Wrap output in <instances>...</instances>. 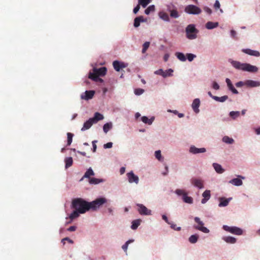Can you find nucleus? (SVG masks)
I'll return each instance as SVG.
<instances>
[{
    "label": "nucleus",
    "mask_w": 260,
    "mask_h": 260,
    "mask_svg": "<svg viewBox=\"0 0 260 260\" xmlns=\"http://www.w3.org/2000/svg\"><path fill=\"white\" fill-rule=\"evenodd\" d=\"M72 207L78 210L80 214H84L86 211L90 210L89 202L81 198H76L73 200Z\"/></svg>",
    "instance_id": "1"
},
{
    "label": "nucleus",
    "mask_w": 260,
    "mask_h": 260,
    "mask_svg": "<svg viewBox=\"0 0 260 260\" xmlns=\"http://www.w3.org/2000/svg\"><path fill=\"white\" fill-rule=\"evenodd\" d=\"M231 63L235 68L238 70L251 73H256L258 71V68L256 66L249 63H241L238 61H232Z\"/></svg>",
    "instance_id": "2"
},
{
    "label": "nucleus",
    "mask_w": 260,
    "mask_h": 260,
    "mask_svg": "<svg viewBox=\"0 0 260 260\" xmlns=\"http://www.w3.org/2000/svg\"><path fill=\"white\" fill-rule=\"evenodd\" d=\"M104 116L102 114L99 112H95L94 117L89 118L84 122L83 127L81 128L82 131L89 129L94 123H97L99 121L103 120Z\"/></svg>",
    "instance_id": "3"
},
{
    "label": "nucleus",
    "mask_w": 260,
    "mask_h": 260,
    "mask_svg": "<svg viewBox=\"0 0 260 260\" xmlns=\"http://www.w3.org/2000/svg\"><path fill=\"white\" fill-rule=\"evenodd\" d=\"M107 199L105 198H98L94 201L89 202L90 209L95 211L101 206L107 202Z\"/></svg>",
    "instance_id": "4"
},
{
    "label": "nucleus",
    "mask_w": 260,
    "mask_h": 260,
    "mask_svg": "<svg viewBox=\"0 0 260 260\" xmlns=\"http://www.w3.org/2000/svg\"><path fill=\"white\" fill-rule=\"evenodd\" d=\"M198 30L193 24H189L186 28V37L190 40L194 39L197 38Z\"/></svg>",
    "instance_id": "5"
},
{
    "label": "nucleus",
    "mask_w": 260,
    "mask_h": 260,
    "mask_svg": "<svg viewBox=\"0 0 260 260\" xmlns=\"http://www.w3.org/2000/svg\"><path fill=\"white\" fill-rule=\"evenodd\" d=\"M194 221L198 225H194V228L196 230H199L204 233H208L209 230L206 227L204 226V222L201 220L200 218L198 217H196L194 218Z\"/></svg>",
    "instance_id": "6"
},
{
    "label": "nucleus",
    "mask_w": 260,
    "mask_h": 260,
    "mask_svg": "<svg viewBox=\"0 0 260 260\" xmlns=\"http://www.w3.org/2000/svg\"><path fill=\"white\" fill-rule=\"evenodd\" d=\"M222 228L224 231L236 235H241L243 234V230L237 226H229L228 225H224L223 226Z\"/></svg>",
    "instance_id": "7"
},
{
    "label": "nucleus",
    "mask_w": 260,
    "mask_h": 260,
    "mask_svg": "<svg viewBox=\"0 0 260 260\" xmlns=\"http://www.w3.org/2000/svg\"><path fill=\"white\" fill-rule=\"evenodd\" d=\"M184 11L186 13L190 14H199L202 12L200 8L193 5L187 6Z\"/></svg>",
    "instance_id": "8"
},
{
    "label": "nucleus",
    "mask_w": 260,
    "mask_h": 260,
    "mask_svg": "<svg viewBox=\"0 0 260 260\" xmlns=\"http://www.w3.org/2000/svg\"><path fill=\"white\" fill-rule=\"evenodd\" d=\"M107 73V69L105 67H101L99 69L94 68L93 72H90L89 75L93 76H104Z\"/></svg>",
    "instance_id": "9"
},
{
    "label": "nucleus",
    "mask_w": 260,
    "mask_h": 260,
    "mask_svg": "<svg viewBox=\"0 0 260 260\" xmlns=\"http://www.w3.org/2000/svg\"><path fill=\"white\" fill-rule=\"evenodd\" d=\"M138 211L141 215H149L151 214V211L148 209L144 205L141 204H137Z\"/></svg>",
    "instance_id": "10"
},
{
    "label": "nucleus",
    "mask_w": 260,
    "mask_h": 260,
    "mask_svg": "<svg viewBox=\"0 0 260 260\" xmlns=\"http://www.w3.org/2000/svg\"><path fill=\"white\" fill-rule=\"evenodd\" d=\"M128 182L131 183H135L138 184L139 183V179L138 176L134 174L133 171H131L126 174Z\"/></svg>",
    "instance_id": "11"
},
{
    "label": "nucleus",
    "mask_w": 260,
    "mask_h": 260,
    "mask_svg": "<svg viewBox=\"0 0 260 260\" xmlns=\"http://www.w3.org/2000/svg\"><path fill=\"white\" fill-rule=\"evenodd\" d=\"M191 183L200 189L204 187L203 181L201 179L192 178L190 180Z\"/></svg>",
    "instance_id": "12"
},
{
    "label": "nucleus",
    "mask_w": 260,
    "mask_h": 260,
    "mask_svg": "<svg viewBox=\"0 0 260 260\" xmlns=\"http://www.w3.org/2000/svg\"><path fill=\"white\" fill-rule=\"evenodd\" d=\"M242 51L246 54L251 56L258 57L260 56V53L256 50H251L250 49H243Z\"/></svg>",
    "instance_id": "13"
},
{
    "label": "nucleus",
    "mask_w": 260,
    "mask_h": 260,
    "mask_svg": "<svg viewBox=\"0 0 260 260\" xmlns=\"http://www.w3.org/2000/svg\"><path fill=\"white\" fill-rule=\"evenodd\" d=\"M206 151L205 148H198L194 146H191L189 148V152L192 154H198L200 153H204Z\"/></svg>",
    "instance_id": "14"
},
{
    "label": "nucleus",
    "mask_w": 260,
    "mask_h": 260,
    "mask_svg": "<svg viewBox=\"0 0 260 260\" xmlns=\"http://www.w3.org/2000/svg\"><path fill=\"white\" fill-rule=\"evenodd\" d=\"M95 93L93 90H87L85 92L84 95H81V98L82 99L88 100L91 99Z\"/></svg>",
    "instance_id": "15"
},
{
    "label": "nucleus",
    "mask_w": 260,
    "mask_h": 260,
    "mask_svg": "<svg viewBox=\"0 0 260 260\" xmlns=\"http://www.w3.org/2000/svg\"><path fill=\"white\" fill-rule=\"evenodd\" d=\"M113 66L114 69L118 72H119L120 70V69L126 67V66L124 64V63L120 62L117 60L113 61Z\"/></svg>",
    "instance_id": "16"
},
{
    "label": "nucleus",
    "mask_w": 260,
    "mask_h": 260,
    "mask_svg": "<svg viewBox=\"0 0 260 260\" xmlns=\"http://www.w3.org/2000/svg\"><path fill=\"white\" fill-rule=\"evenodd\" d=\"M245 85L249 87H258L260 86V82L248 80L245 82Z\"/></svg>",
    "instance_id": "17"
},
{
    "label": "nucleus",
    "mask_w": 260,
    "mask_h": 260,
    "mask_svg": "<svg viewBox=\"0 0 260 260\" xmlns=\"http://www.w3.org/2000/svg\"><path fill=\"white\" fill-rule=\"evenodd\" d=\"M167 72H170L169 74H167L166 72H165L162 69H159L155 72L156 74L160 75L164 77H166L168 76H171L172 75V73L173 72V70L171 69H170L167 70Z\"/></svg>",
    "instance_id": "18"
},
{
    "label": "nucleus",
    "mask_w": 260,
    "mask_h": 260,
    "mask_svg": "<svg viewBox=\"0 0 260 260\" xmlns=\"http://www.w3.org/2000/svg\"><path fill=\"white\" fill-rule=\"evenodd\" d=\"M225 82L227 84V86L230 90H231L234 94L238 93V90L234 87L230 79L226 78L225 80Z\"/></svg>",
    "instance_id": "19"
},
{
    "label": "nucleus",
    "mask_w": 260,
    "mask_h": 260,
    "mask_svg": "<svg viewBox=\"0 0 260 260\" xmlns=\"http://www.w3.org/2000/svg\"><path fill=\"white\" fill-rule=\"evenodd\" d=\"M200 105V101L199 99H196L193 100L192 104V108L193 111L196 113H198L199 112V107Z\"/></svg>",
    "instance_id": "20"
},
{
    "label": "nucleus",
    "mask_w": 260,
    "mask_h": 260,
    "mask_svg": "<svg viewBox=\"0 0 260 260\" xmlns=\"http://www.w3.org/2000/svg\"><path fill=\"white\" fill-rule=\"evenodd\" d=\"M203 197L204 198L202 200V203L205 204L207 202L208 200H209L211 194H210V191L209 190H205L202 194Z\"/></svg>",
    "instance_id": "21"
},
{
    "label": "nucleus",
    "mask_w": 260,
    "mask_h": 260,
    "mask_svg": "<svg viewBox=\"0 0 260 260\" xmlns=\"http://www.w3.org/2000/svg\"><path fill=\"white\" fill-rule=\"evenodd\" d=\"M144 19L143 16H141L137 17L134 19V26L135 27H138L140 26V22H144Z\"/></svg>",
    "instance_id": "22"
},
{
    "label": "nucleus",
    "mask_w": 260,
    "mask_h": 260,
    "mask_svg": "<svg viewBox=\"0 0 260 260\" xmlns=\"http://www.w3.org/2000/svg\"><path fill=\"white\" fill-rule=\"evenodd\" d=\"M94 173L93 172V170L91 168H89L86 172L85 173L84 176H83L82 178L81 179V180H83L84 178H87L89 179L90 177L91 176H94Z\"/></svg>",
    "instance_id": "23"
},
{
    "label": "nucleus",
    "mask_w": 260,
    "mask_h": 260,
    "mask_svg": "<svg viewBox=\"0 0 260 260\" xmlns=\"http://www.w3.org/2000/svg\"><path fill=\"white\" fill-rule=\"evenodd\" d=\"M213 166L216 171V172L218 173L221 174L223 173L224 169L222 168L221 166L217 163H213Z\"/></svg>",
    "instance_id": "24"
},
{
    "label": "nucleus",
    "mask_w": 260,
    "mask_h": 260,
    "mask_svg": "<svg viewBox=\"0 0 260 260\" xmlns=\"http://www.w3.org/2000/svg\"><path fill=\"white\" fill-rule=\"evenodd\" d=\"M154 120V117H152L150 119H149L146 116H142L141 117V120L145 123L151 125Z\"/></svg>",
    "instance_id": "25"
},
{
    "label": "nucleus",
    "mask_w": 260,
    "mask_h": 260,
    "mask_svg": "<svg viewBox=\"0 0 260 260\" xmlns=\"http://www.w3.org/2000/svg\"><path fill=\"white\" fill-rule=\"evenodd\" d=\"M229 182L236 186H240L243 184L242 180L240 179V178L233 179L231 180H230Z\"/></svg>",
    "instance_id": "26"
},
{
    "label": "nucleus",
    "mask_w": 260,
    "mask_h": 260,
    "mask_svg": "<svg viewBox=\"0 0 260 260\" xmlns=\"http://www.w3.org/2000/svg\"><path fill=\"white\" fill-rule=\"evenodd\" d=\"M223 240L226 243L234 244L236 242V239L234 237L228 236L223 237Z\"/></svg>",
    "instance_id": "27"
},
{
    "label": "nucleus",
    "mask_w": 260,
    "mask_h": 260,
    "mask_svg": "<svg viewBox=\"0 0 260 260\" xmlns=\"http://www.w3.org/2000/svg\"><path fill=\"white\" fill-rule=\"evenodd\" d=\"M218 25V22H213L211 21L208 22L206 24V27L207 29H211L217 27Z\"/></svg>",
    "instance_id": "28"
},
{
    "label": "nucleus",
    "mask_w": 260,
    "mask_h": 260,
    "mask_svg": "<svg viewBox=\"0 0 260 260\" xmlns=\"http://www.w3.org/2000/svg\"><path fill=\"white\" fill-rule=\"evenodd\" d=\"M220 203L218 205L219 207H225L228 206L229 203V199H224V198H220Z\"/></svg>",
    "instance_id": "29"
},
{
    "label": "nucleus",
    "mask_w": 260,
    "mask_h": 260,
    "mask_svg": "<svg viewBox=\"0 0 260 260\" xmlns=\"http://www.w3.org/2000/svg\"><path fill=\"white\" fill-rule=\"evenodd\" d=\"M141 219H136L132 221V224L131 225V228L133 230H136L137 229L138 226L140 224Z\"/></svg>",
    "instance_id": "30"
},
{
    "label": "nucleus",
    "mask_w": 260,
    "mask_h": 260,
    "mask_svg": "<svg viewBox=\"0 0 260 260\" xmlns=\"http://www.w3.org/2000/svg\"><path fill=\"white\" fill-rule=\"evenodd\" d=\"M103 181V179H97L95 178H91L89 179V183L90 184H97Z\"/></svg>",
    "instance_id": "31"
},
{
    "label": "nucleus",
    "mask_w": 260,
    "mask_h": 260,
    "mask_svg": "<svg viewBox=\"0 0 260 260\" xmlns=\"http://www.w3.org/2000/svg\"><path fill=\"white\" fill-rule=\"evenodd\" d=\"M64 161L66 163L65 167L66 169L70 167L73 165V158L71 157L66 158Z\"/></svg>",
    "instance_id": "32"
},
{
    "label": "nucleus",
    "mask_w": 260,
    "mask_h": 260,
    "mask_svg": "<svg viewBox=\"0 0 260 260\" xmlns=\"http://www.w3.org/2000/svg\"><path fill=\"white\" fill-rule=\"evenodd\" d=\"M199 236L198 235H192L189 238V241L190 243L194 244L197 242Z\"/></svg>",
    "instance_id": "33"
},
{
    "label": "nucleus",
    "mask_w": 260,
    "mask_h": 260,
    "mask_svg": "<svg viewBox=\"0 0 260 260\" xmlns=\"http://www.w3.org/2000/svg\"><path fill=\"white\" fill-rule=\"evenodd\" d=\"M175 55L178 59L182 61H185L186 60L185 55L181 52H176Z\"/></svg>",
    "instance_id": "34"
},
{
    "label": "nucleus",
    "mask_w": 260,
    "mask_h": 260,
    "mask_svg": "<svg viewBox=\"0 0 260 260\" xmlns=\"http://www.w3.org/2000/svg\"><path fill=\"white\" fill-rule=\"evenodd\" d=\"M152 0H138L139 5L142 6L143 8H145Z\"/></svg>",
    "instance_id": "35"
},
{
    "label": "nucleus",
    "mask_w": 260,
    "mask_h": 260,
    "mask_svg": "<svg viewBox=\"0 0 260 260\" xmlns=\"http://www.w3.org/2000/svg\"><path fill=\"white\" fill-rule=\"evenodd\" d=\"M228 99V95H224L221 97L215 96L213 98V99L216 101L219 102H224Z\"/></svg>",
    "instance_id": "36"
},
{
    "label": "nucleus",
    "mask_w": 260,
    "mask_h": 260,
    "mask_svg": "<svg viewBox=\"0 0 260 260\" xmlns=\"http://www.w3.org/2000/svg\"><path fill=\"white\" fill-rule=\"evenodd\" d=\"M183 200L184 202L188 204L192 203L193 200L192 198L190 197L187 196V194H184V196L182 197Z\"/></svg>",
    "instance_id": "37"
},
{
    "label": "nucleus",
    "mask_w": 260,
    "mask_h": 260,
    "mask_svg": "<svg viewBox=\"0 0 260 260\" xmlns=\"http://www.w3.org/2000/svg\"><path fill=\"white\" fill-rule=\"evenodd\" d=\"M80 212L78 211L75 210L69 216V218L73 220L77 217H78L79 216Z\"/></svg>",
    "instance_id": "38"
},
{
    "label": "nucleus",
    "mask_w": 260,
    "mask_h": 260,
    "mask_svg": "<svg viewBox=\"0 0 260 260\" xmlns=\"http://www.w3.org/2000/svg\"><path fill=\"white\" fill-rule=\"evenodd\" d=\"M112 128V124L111 123H107L103 126V131L107 133Z\"/></svg>",
    "instance_id": "39"
},
{
    "label": "nucleus",
    "mask_w": 260,
    "mask_h": 260,
    "mask_svg": "<svg viewBox=\"0 0 260 260\" xmlns=\"http://www.w3.org/2000/svg\"><path fill=\"white\" fill-rule=\"evenodd\" d=\"M88 77L89 78L96 82L100 81V82H102L103 81V80L99 78V76H93L92 75H89Z\"/></svg>",
    "instance_id": "40"
},
{
    "label": "nucleus",
    "mask_w": 260,
    "mask_h": 260,
    "mask_svg": "<svg viewBox=\"0 0 260 260\" xmlns=\"http://www.w3.org/2000/svg\"><path fill=\"white\" fill-rule=\"evenodd\" d=\"M223 141L227 144H232L234 143V140L228 136H224L222 139Z\"/></svg>",
    "instance_id": "41"
},
{
    "label": "nucleus",
    "mask_w": 260,
    "mask_h": 260,
    "mask_svg": "<svg viewBox=\"0 0 260 260\" xmlns=\"http://www.w3.org/2000/svg\"><path fill=\"white\" fill-rule=\"evenodd\" d=\"M155 10V7L154 5H151L149 6L145 10V13L147 15H148L151 12H153Z\"/></svg>",
    "instance_id": "42"
},
{
    "label": "nucleus",
    "mask_w": 260,
    "mask_h": 260,
    "mask_svg": "<svg viewBox=\"0 0 260 260\" xmlns=\"http://www.w3.org/2000/svg\"><path fill=\"white\" fill-rule=\"evenodd\" d=\"M74 135L71 133H67V136H68V141H67V145L70 146L73 140Z\"/></svg>",
    "instance_id": "43"
},
{
    "label": "nucleus",
    "mask_w": 260,
    "mask_h": 260,
    "mask_svg": "<svg viewBox=\"0 0 260 260\" xmlns=\"http://www.w3.org/2000/svg\"><path fill=\"white\" fill-rule=\"evenodd\" d=\"M170 16L173 18H178L179 17V14L176 10H170Z\"/></svg>",
    "instance_id": "44"
},
{
    "label": "nucleus",
    "mask_w": 260,
    "mask_h": 260,
    "mask_svg": "<svg viewBox=\"0 0 260 260\" xmlns=\"http://www.w3.org/2000/svg\"><path fill=\"white\" fill-rule=\"evenodd\" d=\"M150 45V42H146L144 43L143 45V48L142 50V53H145L146 51V50L148 49Z\"/></svg>",
    "instance_id": "45"
},
{
    "label": "nucleus",
    "mask_w": 260,
    "mask_h": 260,
    "mask_svg": "<svg viewBox=\"0 0 260 260\" xmlns=\"http://www.w3.org/2000/svg\"><path fill=\"white\" fill-rule=\"evenodd\" d=\"M159 16L162 19L165 21H169L170 20L169 15L166 13H160Z\"/></svg>",
    "instance_id": "46"
},
{
    "label": "nucleus",
    "mask_w": 260,
    "mask_h": 260,
    "mask_svg": "<svg viewBox=\"0 0 260 260\" xmlns=\"http://www.w3.org/2000/svg\"><path fill=\"white\" fill-rule=\"evenodd\" d=\"M230 115L233 119H235L240 115V112L239 111H232L230 113Z\"/></svg>",
    "instance_id": "47"
},
{
    "label": "nucleus",
    "mask_w": 260,
    "mask_h": 260,
    "mask_svg": "<svg viewBox=\"0 0 260 260\" xmlns=\"http://www.w3.org/2000/svg\"><path fill=\"white\" fill-rule=\"evenodd\" d=\"M134 242V240H128L127 242H126V243L122 245V249L125 251V252H126L127 251V247H128V245L129 243H132Z\"/></svg>",
    "instance_id": "48"
},
{
    "label": "nucleus",
    "mask_w": 260,
    "mask_h": 260,
    "mask_svg": "<svg viewBox=\"0 0 260 260\" xmlns=\"http://www.w3.org/2000/svg\"><path fill=\"white\" fill-rule=\"evenodd\" d=\"M186 56L189 61H192L197 57L196 55L192 53H187Z\"/></svg>",
    "instance_id": "49"
},
{
    "label": "nucleus",
    "mask_w": 260,
    "mask_h": 260,
    "mask_svg": "<svg viewBox=\"0 0 260 260\" xmlns=\"http://www.w3.org/2000/svg\"><path fill=\"white\" fill-rule=\"evenodd\" d=\"M175 192L177 194H178L179 196L182 195L183 196H184V194H186V193L184 191V190L180 189H176L175 191Z\"/></svg>",
    "instance_id": "50"
},
{
    "label": "nucleus",
    "mask_w": 260,
    "mask_h": 260,
    "mask_svg": "<svg viewBox=\"0 0 260 260\" xmlns=\"http://www.w3.org/2000/svg\"><path fill=\"white\" fill-rule=\"evenodd\" d=\"M171 225V228L173 229L174 230L180 231L181 229V227H177V225L176 224H174L173 223H171L170 224Z\"/></svg>",
    "instance_id": "51"
},
{
    "label": "nucleus",
    "mask_w": 260,
    "mask_h": 260,
    "mask_svg": "<svg viewBox=\"0 0 260 260\" xmlns=\"http://www.w3.org/2000/svg\"><path fill=\"white\" fill-rule=\"evenodd\" d=\"M144 92V90L141 88H137L135 90V94L138 95L142 94Z\"/></svg>",
    "instance_id": "52"
},
{
    "label": "nucleus",
    "mask_w": 260,
    "mask_h": 260,
    "mask_svg": "<svg viewBox=\"0 0 260 260\" xmlns=\"http://www.w3.org/2000/svg\"><path fill=\"white\" fill-rule=\"evenodd\" d=\"M65 241H67L69 243H70L71 244H73L74 243V242L72 240L70 239L68 237H66L61 240V242L62 243V244L63 245L65 244V242H64Z\"/></svg>",
    "instance_id": "53"
},
{
    "label": "nucleus",
    "mask_w": 260,
    "mask_h": 260,
    "mask_svg": "<svg viewBox=\"0 0 260 260\" xmlns=\"http://www.w3.org/2000/svg\"><path fill=\"white\" fill-rule=\"evenodd\" d=\"M155 156L156 158L158 159L159 160H160V158L161 157V151L160 150H157L155 152Z\"/></svg>",
    "instance_id": "54"
},
{
    "label": "nucleus",
    "mask_w": 260,
    "mask_h": 260,
    "mask_svg": "<svg viewBox=\"0 0 260 260\" xmlns=\"http://www.w3.org/2000/svg\"><path fill=\"white\" fill-rule=\"evenodd\" d=\"M113 143L112 142H108L104 145V148L105 149L111 148L112 147Z\"/></svg>",
    "instance_id": "55"
},
{
    "label": "nucleus",
    "mask_w": 260,
    "mask_h": 260,
    "mask_svg": "<svg viewBox=\"0 0 260 260\" xmlns=\"http://www.w3.org/2000/svg\"><path fill=\"white\" fill-rule=\"evenodd\" d=\"M140 5H139V4L138 3L137 6L135 8H134V9L133 10V12L135 14H137L138 13V12L139 11L140 8Z\"/></svg>",
    "instance_id": "56"
},
{
    "label": "nucleus",
    "mask_w": 260,
    "mask_h": 260,
    "mask_svg": "<svg viewBox=\"0 0 260 260\" xmlns=\"http://www.w3.org/2000/svg\"><path fill=\"white\" fill-rule=\"evenodd\" d=\"M220 3L218 1L216 0L214 5V7L215 9H219L220 8Z\"/></svg>",
    "instance_id": "57"
},
{
    "label": "nucleus",
    "mask_w": 260,
    "mask_h": 260,
    "mask_svg": "<svg viewBox=\"0 0 260 260\" xmlns=\"http://www.w3.org/2000/svg\"><path fill=\"white\" fill-rule=\"evenodd\" d=\"M244 85H245V82H243L242 81H239L236 83V86L237 87H241L243 86Z\"/></svg>",
    "instance_id": "58"
},
{
    "label": "nucleus",
    "mask_w": 260,
    "mask_h": 260,
    "mask_svg": "<svg viewBox=\"0 0 260 260\" xmlns=\"http://www.w3.org/2000/svg\"><path fill=\"white\" fill-rule=\"evenodd\" d=\"M212 87L215 90H218L219 89V86L216 82H213Z\"/></svg>",
    "instance_id": "59"
},
{
    "label": "nucleus",
    "mask_w": 260,
    "mask_h": 260,
    "mask_svg": "<svg viewBox=\"0 0 260 260\" xmlns=\"http://www.w3.org/2000/svg\"><path fill=\"white\" fill-rule=\"evenodd\" d=\"M77 227L76 226H71L67 230L69 232H73L76 231Z\"/></svg>",
    "instance_id": "60"
},
{
    "label": "nucleus",
    "mask_w": 260,
    "mask_h": 260,
    "mask_svg": "<svg viewBox=\"0 0 260 260\" xmlns=\"http://www.w3.org/2000/svg\"><path fill=\"white\" fill-rule=\"evenodd\" d=\"M204 11L207 12L209 14H211L212 13V10L208 7H205L204 8Z\"/></svg>",
    "instance_id": "61"
},
{
    "label": "nucleus",
    "mask_w": 260,
    "mask_h": 260,
    "mask_svg": "<svg viewBox=\"0 0 260 260\" xmlns=\"http://www.w3.org/2000/svg\"><path fill=\"white\" fill-rule=\"evenodd\" d=\"M162 219H164V220H165V221L167 223H168L169 224H171V222H170L169 221V220H168V217H167V216H166V215H162Z\"/></svg>",
    "instance_id": "62"
},
{
    "label": "nucleus",
    "mask_w": 260,
    "mask_h": 260,
    "mask_svg": "<svg viewBox=\"0 0 260 260\" xmlns=\"http://www.w3.org/2000/svg\"><path fill=\"white\" fill-rule=\"evenodd\" d=\"M96 142V141H92V146H93V152H95L96 149V145L95 143Z\"/></svg>",
    "instance_id": "63"
},
{
    "label": "nucleus",
    "mask_w": 260,
    "mask_h": 260,
    "mask_svg": "<svg viewBox=\"0 0 260 260\" xmlns=\"http://www.w3.org/2000/svg\"><path fill=\"white\" fill-rule=\"evenodd\" d=\"M231 36L233 37V38H235L236 37V36L237 35V33L236 32V31L234 30H232L231 31Z\"/></svg>",
    "instance_id": "64"
}]
</instances>
